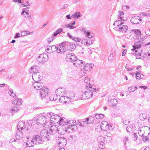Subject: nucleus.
Segmentation results:
<instances>
[{"label":"nucleus","mask_w":150,"mask_h":150,"mask_svg":"<svg viewBox=\"0 0 150 150\" xmlns=\"http://www.w3.org/2000/svg\"><path fill=\"white\" fill-rule=\"evenodd\" d=\"M150 133V128L146 126L142 127L138 132L139 135L143 137L142 139L144 141H146L149 140Z\"/></svg>","instance_id":"nucleus-1"},{"label":"nucleus","mask_w":150,"mask_h":150,"mask_svg":"<svg viewBox=\"0 0 150 150\" xmlns=\"http://www.w3.org/2000/svg\"><path fill=\"white\" fill-rule=\"evenodd\" d=\"M65 130L69 132H71L73 130L77 129V127L76 124L74 123L73 120H69L67 125L64 128Z\"/></svg>","instance_id":"nucleus-2"},{"label":"nucleus","mask_w":150,"mask_h":150,"mask_svg":"<svg viewBox=\"0 0 150 150\" xmlns=\"http://www.w3.org/2000/svg\"><path fill=\"white\" fill-rule=\"evenodd\" d=\"M93 95V93L91 91H88L83 93L80 98L81 100L89 99L92 97Z\"/></svg>","instance_id":"nucleus-3"},{"label":"nucleus","mask_w":150,"mask_h":150,"mask_svg":"<svg viewBox=\"0 0 150 150\" xmlns=\"http://www.w3.org/2000/svg\"><path fill=\"white\" fill-rule=\"evenodd\" d=\"M66 43L65 42H62L57 48V52L59 53H63L67 51V49L65 47Z\"/></svg>","instance_id":"nucleus-4"},{"label":"nucleus","mask_w":150,"mask_h":150,"mask_svg":"<svg viewBox=\"0 0 150 150\" xmlns=\"http://www.w3.org/2000/svg\"><path fill=\"white\" fill-rule=\"evenodd\" d=\"M141 32L140 30L137 29L132 30L130 33V36L132 38L134 37L138 38L140 37Z\"/></svg>","instance_id":"nucleus-5"},{"label":"nucleus","mask_w":150,"mask_h":150,"mask_svg":"<svg viewBox=\"0 0 150 150\" xmlns=\"http://www.w3.org/2000/svg\"><path fill=\"white\" fill-rule=\"evenodd\" d=\"M47 59L48 56L46 54H42L38 56L37 60L38 62L43 63L47 60Z\"/></svg>","instance_id":"nucleus-6"},{"label":"nucleus","mask_w":150,"mask_h":150,"mask_svg":"<svg viewBox=\"0 0 150 150\" xmlns=\"http://www.w3.org/2000/svg\"><path fill=\"white\" fill-rule=\"evenodd\" d=\"M40 95L42 98H44L47 96L50 93L48 88L46 87H43L40 92Z\"/></svg>","instance_id":"nucleus-7"},{"label":"nucleus","mask_w":150,"mask_h":150,"mask_svg":"<svg viewBox=\"0 0 150 150\" xmlns=\"http://www.w3.org/2000/svg\"><path fill=\"white\" fill-rule=\"evenodd\" d=\"M66 91L63 88H59L55 91L56 96H59L64 95L66 93Z\"/></svg>","instance_id":"nucleus-8"},{"label":"nucleus","mask_w":150,"mask_h":150,"mask_svg":"<svg viewBox=\"0 0 150 150\" xmlns=\"http://www.w3.org/2000/svg\"><path fill=\"white\" fill-rule=\"evenodd\" d=\"M34 88L37 90H41L44 87L43 84L40 82H35L33 84Z\"/></svg>","instance_id":"nucleus-9"},{"label":"nucleus","mask_w":150,"mask_h":150,"mask_svg":"<svg viewBox=\"0 0 150 150\" xmlns=\"http://www.w3.org/2000/svg\"><path fill=\"white\" fill-rule=\"evenodd\" d=\"M32 77L33 80L35 82L40 81L42 79V75L38 72L37 74H33Z\"/></svg>","instance_id":"nucleus-10"},{"label":"nucleus","mask_w":150,"mask_h":150,"mask_svg":"<svg viewBox=\"0 0 150 150\" xmlns=\"http://www.w3.org/2000/svg\"><path fill=\"white\" fill-rule=\"evenodd\" d=\"M110 125L106 121H103L100 124V128L103 131H107L109 129Z\"/></svg>","instance_id":"nucleus-11"},{"label":"nucleus","mask_w":150,"mask_h":150,"mask_svg":"<svg viewBox=\"0 0 150 150\" xmlns=\"http://www.w3.org/2000/svg\"><path fill=\"white\" fill-rule=\"evenodd\" d=\"M77 57L73 54H68L67 55L66 59L67 61H74L77 59Z\"/></svg>","instance_id":"nucleus-12"},{"label":"nucleus","mask_w":150,"mask_h":150,"mask_svg":"<svg viewBox=\"0 0 150 150\" xmlns=\"http://www.w3.org/2000/svg\"><path fill=\"white\" fill-rule=\"evenodd\" d=\"M34 144H40L41 143L42 139L40 136L38 135L34 136L32 139Z\"/></svg>","instance_id":"nucleus-13"},{"label":"nucleus","mask_w":150,"mask_h":150,"mask_svg":"<svg viewBox=\"0 0 150 150\" xmlns=\"http://www.w3.org/2000/svg\"><path fill=\"white\" fill-rule=\"evenodd\" d=\"M141 21V19L139 16H135L132 17L131 19V23L134 24H137L140 23Z\"/></svg>","instance_id":"nucleus-14"},{"label":"nucleus","mask_w":150,"mask_h":150,"mask_svg":"<svg viewBox=\"0 0 150 150\" xmlns=\"http://www.w3.org/2000/svg\"><path fill=\"white\" fill-rule=\"evenodd\" d=\"M135 51V54L136 56V58L138 59H142V50L141 49H137L134 50Z\"/></svg>","instance_id":"nucleus-15"},{"label":"nucleus","mask_w":150,"mask_h":150,"mask_svg":"<svg viewBox=\"0 0 150 150\" xmlns=\"http://www.w3.org/2000/svg\"><path fill=\"white\" fill-rule=\"evenodd\" d=\"M128 30V27L126 25L123 24L118 28V30L120 32L123 33H126Z\"/></svg>","instance_id":"nucleus-16"},{"label":"nucleus","mask_w":150,"mask_h":150,"mask_svg":"<svg viewBox=\"0 0 150 150\" xmlns=\"http://www.w3.org/2000/svg\"><path fill=\"white\" fill-rule=\"evenodd\" d=\"M46 50L47 52L48 53H51L56 51L57 50V47L55 45L49 46L46 47Z\"/></svg>","instance_id":"nucleus-17"},{"label":"nucleus","mask_w":150,"mask_h":150,"mask_svg":"<svg viewBox=\"0 0 150 150\" xmlns=\"http://www.w3.org/2000/svg\"><path fill=\"white\" fill-rule=\"evenodd\" d=\"M60 119V117L57 115L52 116L51 117V121L53 123H57Z\"/></svg>","instance_id":"nucleus-18"},{"label":"nucleus","mask_w":150,"mask_h":150,"mask_svg":"<svg viewBox=\"0 0 150 150\" xmlns=\"http://www.w3.org/2000/svg\"><path fill=\"white\" fill-rule=\"evenodd\" d=\"M69 123V121L64 118H62L59 121V125L64 128Z\"/></svg>","instance_id":"nucleus-19"},{"label":"nucleus","mask_w":150,"mask_h":150,"mask_svg":"<svg viewBox=\"0 0 150 150\" xmlns=\"http://www.w3.org/2000/svg\"><path fill=\"white\" fill-rule=\"evenodd\" d=\"M59 101L61 103H67L70 101V98L67 97L61 96L59 98Z\"/></svg>","instance_id":"nucleus-20"},{"label":"nucleus","mask_w":150,"mask_h":150,"mask_svg":"<svg viewBox=\"0 0 150 150\" xmlns=\"http://www.w3.org/2000/svg\"><path fill=\"white\" fill-rule=\"evenodd\" d=\"M93 122V120L90 121V118H87L84 121H83L81 123V125L82 126H86L88 124H91Z\"/></svg>","instance_id":"nucleus-21"},{"label":"nucleus","mask_w":150,"mask_h":150,"mask_svg":"<svg viewBox=\"0 0 150 150\" xmlns=\"http://www.w3.org/2000/svg\"><path fill=\"white\" fill-rule=\"evenodd\" d=\"M142 46L141 42H137L135 43L134 45L132 46L133 48L131 49V50H134L137 49H139Z\"/></svg>","instance_id":"nucleus-22"},{"label":"nucleus","mask_w":150,"mask_h":150,"mask_svg":"<svg viewBox=\"0 0 150 150\" xmlns=\"http://www.w3.org/2000/svg\"><path fill=\"white\" fill-rule=\"evenodd\" d=\"M28 140L27 141V142H25L24 143L23 145L24 146H26L32 147L34 145V144L33 141V139L32 140Z\"/></svg>","instance_id":"nucleus-23"},{"label":"nucleus","mask_w":150,"mask_h":150,"mask_svg":"<svg viewBox=\"0 0 150 150\" xmlns=\"http://www.w3.org/2000/svg\"><path fill=\"white\" fill-rule=\"evenodd\" d=\"M123 24V23L121 20H119L116 21L114 24L115 26V28L117 29L118 28H119Z\"/></svg>","instance_id":"nucleus-24"},{"label":"nucleus","mask_w":150,"mask_h":150,"mask_svg":"<svg viewBox=\"0 0 150 150\" xmlns=\"http://www.w3.org/2000/svg\"><path fill=\"white\" fill-rule=\"evenodd\" d=\"M25 124L24 122L23 121H20L18 122L17 126V129L19 130H21L25 126Z\"/></svg>","instance_id":"nucleus-25"},{"label":"nucleus","mask_w":150,"mask_h":150,"mask_svg":"<svg viewBox=\"0 0 150 150\" xmlns=\"http://www.w3.org/2000/svg\"><path fill=\"white\" fill-rule=\"evenodd\" d=\"M93 64H91L86 63L84 65L83 69L86 71H90L92 68Z\"/></svg>","instance_id":"nucleus-26"},{"label":"nucleus","mask_w":150,"mask_h":150,"mask_svg":"<svg viewBox=\"0 0 150 150\" xmlns=\"http://www.w3.org/2000/svg\"><path fill=\"white\" fill-rule=\"evenodd\" d=\"M83 64V62L82 60L76 59L74 61V65L77 67H81Z\"/></svg>","instance_id":"nucleus-27"},{"label":"nucleus","mask_w":150,"mask_h":150,"mask_svg":"<svg viewBox=\"0 0 150 150\" xmlns=\"http://www.w3.org/2000/svg\"><path fill=\"white\" fill-rule=\"evenodd\" d=\"M23 133L21 131L18 132L16 135V138L18 141L23 137Z\"/></svg>","instance_id":"nucleus-28"},{"label":"nucleus","mask_w":150,"mask_h":150,"mask_svg":"<svg viewBox=\"0 0 150 150\" xmlns=\"http://www.w3.org/2000/svg\"><path fill=\"white\" fill-rule=\"evenodd\" d=\"M38 68L37 66L33 67L30 69V71L31 73L33 74H37L38 72Z\"/></svg>","instance_id":"nucleus-29"},{"label":"nucleus","mask_w":150,"mask_h":150,"mask_svg":"<svg viewBox=\"0 0 150 150\" xmlns=\"http://www.w3.org/2000/svg\"><path fill=\"white\" fill-rule=\"evenodd\" d=\"M18 142V140L16 139H15L14 138H11L9 141V143L12 146L16 145Z\"/></svg>","instance_id":"nucleus-30"},{"label":"nucleus","mask_w":150,"mask_h":150,"mask_svg":"<svg viewBox=\"0 0 150 150\" xmlns=\"http://www.w3.org/2000/svg\"><path fill=\"white\" fill-rule=\"evenodd\" d=\"M13 103L18 105H20L22 104V101L21 100L20 98H17L13 101Z\"/></svg>","instance_id":"nucleus-31"},{"label":"nucleus","mask_w":150,"mask_h":150,"mask_svg":"<svg viewBox=\"0 0 150 150\" xmlns=\"http://www.w3.org/2000/svg\"><path fill=\"white\" fill-rule=\"evenodd\" d=\"M81 43L83 44H86L87 45H89L92 43V41L90 40H83L81 41Z\"/></svg>","instance_id":"nucleus-32"},{"label":"nucleus","mask_w":150,"mask_h":150,"mask_svg":"<svg viewBox=\"0 0 150 150\" xmlns=\"http://www.w3.org/2000/svg\"><path fill=\"white\" fill-rule=\"evenodd\" d=\"M68 35L70 38H71L75 41L79 42L81 41V39L79 38L76 37L72 36L69 33L68 34Z\"/></svg>","instance_id":"nucleus-33"},{"label":"nucleus","mask_w":150,"mask_h":150,"mask_svg":"<svg viewBox=\"0 0 150 150\" xmlns=\"http://www.w3.org/2000/svg\"><path fill=\"white\" fill-rule=\"evenodd\" d=\"M139 119L142 120H144L146 119L147 117L145 113L140 114L139 115Z\"/></svg>","instance_id":"nucleus-34"},{"label":"nucleus","mask_w":150,"mask_h":150,"mask_svg":"<svg viewBox=\"0 0 150 150\" xmlns=\"http://www.w3.org/2000/svg\"><path fill=\"white\" fill-rule=\"evenodd\" d=\"M57 130L58 128L55 125L52 126L50 128V130L53 133H56Z\"/></svg>","instance_id":"nucleus-35"},{"label":"nucleus","mask_w":150,"mask_h":150,"mask_svg":"<svg viewBox=\"0 0 150 150\" xmlns=\"http://www.w3.org/2000/svg\"><path fill=\"white\" fill-rule=\"evenodd\" d=\"M19 110V108L16 106H14L12 107L11 109V112L13 113L16 112Z\"/></svg>","instance_id":"nucleus-36"},{"label":"nucleus","mask_w":150,"mask_h":150,"mask_svg":"<svg viewBox=\"0 0 150 150\" xmlns=\"http://www.w3.org/2000/svg\"><path fill=\"white\" fill-rule=\"evenodd\" d=\"M81 13L79 12H77L73 13L71 16V17L74 18H79L80 16Z\"/></svg>","instance_id":"nucleus-37"},{"label":"nucleus","mask_w":150,"mask_h":150,"mask_svg":"<svg viewBox=\"0 0 150 150\" xmlns=\"http://www.w3.org/2000/svg\"><path fill=\"white\" fill-rule=\"evenodd\" d=\"M21 14L24 18H27L30 16V15L29 14V13L25 11H23Z\"/></svg>","instance_id":"nucleus-38"},{"label":"nucleus","mask_w":150,"mask_h":150,"mask_svg":"<svg viewBox=\"0 0 150 150\" xmlns=\"http://www.w3.org/2000/svg\"><path fill=\"white\" fill-rule=\"evenodd\" d=\"M63 29L62 28H60L57 30L55 32H54L53 34L54 36H56L58 34L61 33Z\"/></svg>","instance_id":"nucleus-39"},{"label":"nucleus","mask_w":150,"mask_h":150,"mask_svg":"<svg viewBox=\"0 0 150 150\" xmlns=\"http://www.w3.org/2000/svg\"><path fill=\"white\" fill-rule=\"evenodd\" d=\"M95 117L97 119H102L104 117V115L102 114H96Z\"/></svg>","instance_id":"nucleus-40"},{"label":"nucleus","mask_w":150,"mask_h":150,"mask_svg":"<svg viewBox=\"0 0 150 150\" xmlns=\"http://www.w3.org/2000/svg\"><path fill=\"white\" fill-rule=\"evenodd\" d=\"M8 94L11 96L13 98L15 97L16 96V93L12 90L10 91L9 92Z\"/></svg>","instance_id":"nucleus-41"},{"label":"nucleus","mask_w":150,"mask_h":150,"mask_svg":"<svg viewBox=\"0 0 150 150\" xmlns=\"http://www.w3.org/2000/svg\"><path fill=\"white\" fill-rule=\"evenodd\" d=\"M57 96L55 95H52L50 97V99L51 101L55 100L57 98Z\"/></svg>","instance_id":"nucleus-42"},{"label":"nucleus","mask_w":150,"mask_h":150,"mask_svg":"<svg viewBox=\"0 0 150 150\" xmlns=\"http://www.w3.org/2000/svg\"><path fill=\"white\" fill-rule=\"evenodd\" d=\"M119 19L123 21H126L127 19V17L126 15H124L122 16H119Z\"/></svg>","instance_id":"nucleus-43"},{"label":"nucleus","mask_w":150,"mask_h":150,"mask_svg":"<svg viewBox=\"0 0 150 150\" xmlns=\"http://www.w3.org/2000/svg\"><path fill=\"white\" fill-rule=\"evenodd\" d=\"M110 102L111 103V104L112 105V106L116 105L117 103V102L116 100L115 99H112L111 100Z\"/></svg>","instance_id":"nucleus-44"},{"label":"nucleus","mask_w":150,"mask_h":150,"mask_svg":"<svg viewBox=\"0 0 150 150\" xmlns=\"http://www.w3.org/2000/svg\"><path fill=\"white\" fill-rule=\"evenodd\" d=\"M75 48L76 46L75 45L71 44H70L69 48V50H70L71 51H72L75 49Z\"/></svg>","instance_id":"nucleus-45"},{"label":"nucleus","mask_w":150,"mask_h":150,"mask_svg":"<svg viewBox=\"0 0 150 150\" xmlns=\"http://www.w3.org/2000/svg\"><path fill=\"white\" fill-rule=\"evenodd\" d=\"M85 33L86 34V36L88 38H90L93 37L92 35L91 34L89 30H87L86 31H85Z\"/></svg>","instance_id":"nucleus-46"},{"label":"nucleus","mask_w":150,"mask_h":150,"mask_svg":"<svg viewBox=\"0 0 150 150\" xmlns=\"http://www.w3.org/2000/svg\"><path fill=\"white\" fill-rule=\"evenodd\" d=\"M126 129H127V132H131L132 131V126H127V128H126Z\"/></svg>","instance_id":"nucleus-47"},{"label":"nucleus","mask_w":150,"mask_h":150,"mask_svg":"<svg viewBox=\"0 0 150 150\" xmlns=\"http://www.w3.org/2000/svg\"><path fill=\"white\" fill-rule=\"evenodd\" d=\"M128 90L129 91L133 92L135 91V88L133 86H131L128 88Z\"/></svg>","instance_id":"nucleus-48"},{"label":"nucleus","mask_w":150,"mask_h":150,"mask_svg":"<svg viewBox=\"0 0 150 150\" xmlns=\"http://www.w3.org/2000/svg\"><path fill=\"white\" fill-rule=\"evenodd\" d=\"M84 81L86 83H90V79L88 77H86L85 78Z\"/></svg>","instance_id":"nucleus-49"},{"label":"nucleus","mask_w":150,"mask_h":150,"mask_svg":"<svg viewBox=\"0 0 150 150\" xmlns=\"http://www.w3.org/2000/svg\"><path fill=\"white\" fill-rule=\"evenodd\" d=\"M75 94L73 93H71L69 95V98L70 99V98H73L74 97Z\"/></svg>","instance_id":"nucleus-50"},{"label":"nucleus","mask_w":150,"mask_h":150,"mask_svg":"<svg viewBox=\"0 0 150 150\" xmlns=\"http://www.w3.org/2000/svg\"><path fill=\"white\" fill-rule=\"evenodd\" d=\"M87 84H88L86 87V88L87 90H88L89 88H91L92 87V85L90 83Z\"/></svg>","instance_id":"nucleus-51"},{"label":"nucleus","mask_w":150,"mask_h":150,"mask_svg":"<svg viewBox=\"0 0 150 150\" xmlns=\"http://www.w3.org/2000/svg\"><path fill=\"white\" fill-rule=\"evenodd\" d=\"M98 90L99 89L98 88H92L91 90V91L93 92H96L98 91Z\"/></svg>","instance_id":"nucleus-52"},{"label":"nucleus","mask_w":150,"mask_h":150,"mask_svg":"<svg viewBox=\"0 0 150 150\" xmlns=\"http://www.w3.org/2000/svg\"><path fill=\"white\" fill-rule=\"evenodd\" d=\"M27 35V33L26 31H23L21 32V35L22 36H24L25 35Z\"/></svg>","instance_id":"nucleus-53"},{"label":"nucleus","mask_w":150,"mask_h":150,"mask_svg":"<svg viewBox=\"0 0 150 150\" xmlns=\"http://www.w3.org/2000/svg\"><path fill=\"white\" fill-rule=\"evenodd\" d=\"M142 75L141 74H139L137 75H136L137 79H140L141 78Z\"/></svg>","instance_id":"nucleus-54"},{"label":"nucleus","mask_w":150,"mask_h":150,"mask_svg":"<svg viewBox=\"0 0 150 150\" xmlns=\"http://www.w3.org/2000/svg\"><path fill=\"white\" fill-rule=\"evenodd\" d=\"M129 8V6H123L122 7L123 9L124 10H126Z\"/></svg>","instance_id":"nucleus-55"},{"label":"nucleus","mask_w":150,"mask_h":150,"mask_svg":"<svg viewBox=\"0 0 150 150\" xmlns=\"http://www.w3.org/2000/svg\"><path fill=\"white\" fill-rule=\"evenodd\" d=\"M127 50H124L122 53V55L123 56L125 55L126 53Z\"/></svg>","instance_id":"nucleus-56"},{"label":"nucleus","mask_w":150,"mask_h":150,"mask_svg":"<svg viewBox=\"0 0 150 150\" xmlns=\"http://www.w3.org/2000/svg\"><path fill=\"white\" fill-rule=\"evenodd\" d=\"M124 13L123 12H119V16H122L124 15Z\"/></svg>","instance_id":"nucleus-57"},{"label":"nucleus","mask_w":150,"mask_h":150,"mask_svg":"<svg viewBox=\"0 0 150 150\" xmlns=\"http://www.w3.org/2000/svg\"><path fill=\"white\" fill-rule=\"evenodd\" d=\"M53 38H52L51 39L48 38V39L47 40L48 43H50V42H51V41L53 40Z\"/></svg>","instance_id":"nucleus-58"},{"label":"nucleus","mask_w":150,"mask_h":150,"mask_svg":"<svg viewBox=\"0 0 150 150\" xmlns=\"http://www.w3.org/2000/svg\"><path fill=\"white\" fill-rule=\"evenodd\" d=\"M129 122V121L128 120H126L125 121H123L124 123L126 125H127Z\"/></svg>","instance_id":"nucleus-59"},{"label":"nucleus","mask_w":150,"mask_h":150,"mask_svg":"<svg viewBox=\"0 0 150 150\" xmlns=\"http://www.w3.org/2000/svg\"><path fill=\"white\" fill-rule=\"evenodd\" d=\"M145 55L147 57H150V52H147L146 53Z\"/></svg>","instance_id":"nucleus-60"},{"label":"nucleus","mask_w":150,"mask_h":150,"mask_svg":"<svg viewBox=\"0 0 150 150\" xmlns=\"http://www.w3.org/2000/svg\"><path fill=\"white\" fill-rule=\"evenodd\" d=\"M140 88H143L144 89H145L147 87L146 86H139Z\"/></svg>","instance_id":"nucleus-61"},{"label":"nucleus","mask_w":150,"mask_h":150,"mask_svg":"<svg viewBox=\"0 0 150 150\" xmlns=\"http://www.w3.org/2000/svg\"><path fill=\"white\" fill-rule=\"evenodd\" d=\"M99 144L100 145H102V146L103 145H104V142H103L102 141H101L99 142Z\"/></svg>","instance_id":"nucleus-62"},{"label":"nucleus","mask_w":150,"mask_h":150,"mask_svg":"<svg viewBox=\"0 0 150 150\" xmlns=\"http://www.w3.org/2000/svg\"><path fill=\"white\" fill-rule=\"evenodd\" d=\"M20 36L19 35V34L18 33H16V35L15 36L14 38H18Z\"/></svg>","instance_id":"nucleus-63"},{"label":"nucleus","mask_w":150,"mask_h":150,"mask_svg":"<svg viewBox=\"0 0 150 150\" xmlns=\"http://www.w3.org/2000/svg\"><path fill=\"white\" fill-rule=\"evenodd\" d=\"M144 150H150V148L148 147H146L144 149Z\"/></svg>","instance_id":"nucleus-64"}]
</instances>
